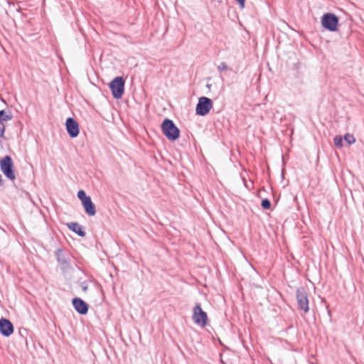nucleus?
Here are the masks:
<instances>
[{
    "mask_svg": "<svg viewBox=\"0 0 364 364\" xmlns=\"http://www.w3.org/2000/svg\"><path fill=\"white\" fill-rule=\"evenodd\" d=\"M193 319L196 324L201 326L207 324V314L202 309L200 304H197L193 309Z\"/></svg>",
    "mask_w": 364,
    "mask_h": 364,
    "instance_id": "obj_7",
    "label": "nucleus"
},
{
    "mask_svg": "<svg viewBox=\"0 0 364 364\" xmlns=\"http://www.w3.org/2000/svg\"><path fill=\"white\" fill-rule=\"evenodd\" d=\"M124 83L122 77H116L109 83L110 90L115 99H119L123 95L124 92Z\"/></svg>",
    "mask_w": 364,
    "mask_h": 364,
    "instance_id": "obj_3",
    "label": "nucleus"
},
{
    "mask_svg": "<svg viewBox=\"0 0 364 364\" xmlns=\"http://www.w3.org/2000/svg\"><path fill=\"white\" fill-rule=\"evenodd\" d=\"M338 19L336 16L332 13L325 14L321 18V25L330 31H336Z\"/></svg>",
    "mask_w": 364,
    "mask_h": 364,
    "instance_id": "obj_4",
    "label": "nucleus"
},
{
    "mask_svg": "<svg viewBox=\"0 0 364 364\" xmlns=\"http://www.w3.org/2000/svg\"><path fill=\"white\" fill-rule=\"evenodd\" d=\"M56 259L63 273L66 272L70 269V255L68 253H65L62 250H57L55 252Z\"/></svg>",
    "mask_w": 364,
    "mask_h": 364,
    "instance_id": "obj_6",
    "label": "nucleus"
},
{
    "mask_svg": "<svg viewBox=\"0 0 364 364\" xmlns=\"http://www.w3.org/2000/svg\"><path fill=\"white\" fill-rule=\"evenodd\" d=\"M261 205L264 209L267 210L270 208L271 203L268 199H264L262 200Z\"/></svg>",
    "mask_w": 364,
    "mask_h": 364,
    "instance_id": "obj_18",
    "label": "nucleus"
},
{
    "mask_svg": "<svg viewBox=\"0 0 364 364\" xmlns=\"http://www.w3.org/2000/svg\"><path fill=\"white\" fill-rule=\"evenodd\" d=\"M213 106L212 100L206 97H201L198 100L196 105V114L200 116L206 115L210 110Z\"/></svg>",
    "mask_w": 364,
    "mask_h": 364,
    "instance_id": "obj_5",
    "label": "nucleus"
},
{
    "mask_svg": "<svg viewBox=\"0 0 364 364\" xmlns=\"http://www.w3.org/2000/svg\"><path fill=\"white\" fill-rule=\"evenodd\" d=\"M77 197L81 200L82 203L90 198V197L87 196L85 192L82 190H80L77 192Z\"/></svg>",
    "mask_w": 364,
    "mask_h": 364,
    "instance_id": "obj_15",
    "label": "nucleus"
},
{
    "mask_svg": "<svg viewBox=\"0 0 364 364\" xmlns=\"http://www.w3.org/2000/svg\"><path fill=\"white\" fill-rule=\"evenodd\" d=\"M83 208H85V213L90 215L93 216L96 213V208L95 204L92 203L91 198L85 202L82 203Z\"/></svg>",
    "mask_w": 364,
    "mask_h": 364,
    "instance_id": "obj_13",
    "label": "nucleus"
},
{
    "mask_svg": "<svg viewBox=\"0 0 364 364\" xmlns=\"http://www.w3.org/2000/svg\"><path fill=\"white\" fill-rule=\"evenodd\" d=\"M344 140L348 145H350L355 141V137L350 134H346L344 136Z\"/></svg>",
    "mask_w": 364,
    "mask_h": 364,
    "instance_id": "obj_16",
    "label": "nucleus"
},
{
    "mask_svg": "<svg viewBox=\"0 0 364 364\" xmlns=\"http://www.w3.org/2000/svg\"><path fill=\"white\" fill-rule=\"evenodd\" d=\"M163 134L171 141H175L179 137L180 132L173 122L169 119H165L161 124Z\"/></svg>",
    "mask_w": 364,
    "mask_h": 364,
    "instance_id": "obj_1",
    "label": "nucleus"
},
{
    "mask_svg": "<svg viewBox=\"0 0 364 364\" xmlns=\"http://www.w3.org/2000/svg\"><path fill=\"white\" fill-rule=\"evenodd\" d=\"M68 228L80 237L85 235V232L83 230L82 227L76 222L68 223Z\"/></svg>",
    "mask_w": 364,
    "mask_h": 364,
    "instance_id": "obj_14",
    "label": "nucleus"
},
{
    "mask_svg": "<svg viewBox=\"0 0 364 364\" xmlns=\"http://www.w3.org/2000/svg\"><path fill=\"white\" fill-rule=\"evenodd\" d=\"M296 301L299 308L307 313L309 310V299L307 293L304 288L298 289L296 291Z\"/></svg>",
    "mask_w": 364,
    "mask_h": 364,
    "instance_id": "obj_8",
    "label": "nucleus"
},
{
    "mask_svg": "<svg viewBox=\"0 0 364 364\" xmlns=\"http://www.w3.org/2000/svg\"><path fill=\"white\" fill-rule=\"evenodd\" d=\"M14 332V326L12 323L7 318H1L0 319V333L6 336L9 337Z\"/></svg>",
    "mask_w": 364,
    "mask_h": 364,
    "instance_id": "obj_10",
    "label": "nucleus"
},
{
    "mask_svg": "<svg viewBox=\"0 0 364 364\" xmlns=\"http://www.w3.org/2000/svg\"><path fill=\"white\" fill-rule=\"evenodd\" d=\"M68 134L71 138H75L79 134L78 123L72 117L66 119L65 122Z\"/></svg>",
    "mask_w": 364,
    "mask_h": 364,
    "instance_id": "obj_9",
    "label": "nucleus"
},
{
    "mask_svg": "<svg viewBox=\"0 0 364 364\" xmlns=\"http://www.w3.org/2000/svg\"><path fill=\"white\" fill-rule=\"evenodd\" d=\"M241 8H244L245 0H236Z\"/></svg>",
    "mask_w": 364,
    "mask_h": 364,
    "instance_id": "obj_21",
    "label": "nucleus"
},
{
    "mask_svg": "<svg viewBox=\"0 0 364 364\" xmlns=\"http://www.w3.org/2000/svg\"><path fill=\"white\" fill-rule=\"evenodd\" d=\"M3 185H4V183H3L2 177H1V175L0 174V186H3Z\"/></svg>",
    "mask_w": 364,
    "mask_h": 364,
    "instance_id": "obj_22",
    "label": "nucleus"
},
{
    "mask_svg": "<svg viewBox=\"0 0 364 364\" xmlns=\"http://www.w3.org/2000/svg\"><path fill=\"white\" fill-rule=\"evenodd\" d=\"M334 145L341 148L343 146V139L341 136H336L333 139Z\"/></svg>",
    "mask_w": 364,
    "mask_h": 364,
    "instance_id": "obj_17",
    "label": "nucleus"
},
{
    "mask_svg": "<svg viewBox=\"0 0 364 364\" xmlns=\"http://www.w3.org/2000/svg\"><path fill=\"white\" fill-rule=\"evenodd\" d=\"M80 287L83 291H85V292L87 291V290L88 289V285H87V282H82L80 284Z\"/></svg>",
    "mask_w": 364,
    "mask_h": 364,
    "instance_id": "obj_19",
    "label": "nucleus"
},
{
    "mask_svg": "<svg viewBox=\"0 0 364 364\" xmlns=\"http://www.w3.org/2000/svg\"><path fill=\"white\" fill-rule=\"evenodd\" d=\"M0 167L3 173L9 180H14L16 178L14 171V163L10 156H5L0 161Z\"/></svg>",
    "mask_w": 364,
    "mask_h": 364,
    "instance_id": "obj_2",
    "label": "nucleus"
},
{
    "mask_svg": "<svg viewBox=\"0 0 364 364\" xmlns=\"http://www.w3.org/2000/svg\"><path fill=\"white\" fill-rule=\"evenodd\" d=\"M12 119L11 112L5 111L4 109L0 110V138L4 137L6 126L4 122L9 121Z\"/></svg>",
    "mask_w": 364,
    "mask_h": 364,
    "instance_id": "obj_12",
    "label": "nucleus"
},
{
    "mask_svg": "<svg viewBox=\"0 0 364 364\" xmlns=\"http://www.w3.org/2000/svg\"><path fill=\"white\" fill-rule=\"evenodd\" d=\"M75 311L80 314L85 315L88 311V304L80 298H74L72 301Z\"/></svg>",
    "mask_w": 364,
    "mask_h": 364,
    "instance_id": "obj_11",
    "label": "nucleus"
},
{
    "mask_svg": "<svg viewBox=\"0 0 364 364\" xmlns=\"http://www.w3.org/2000/svg\"><path fill=\"white\" fill-rule=\"evenodd\" d=\"M218 70H224L226 69L227 68V65H226V63H221L219 65H218Z\"/></svg>",
    "mask_w": 364,
    "mask_h": 364,
    "instance_id": "obj_20",
    "label": "nucleus"
}]
</instances>
